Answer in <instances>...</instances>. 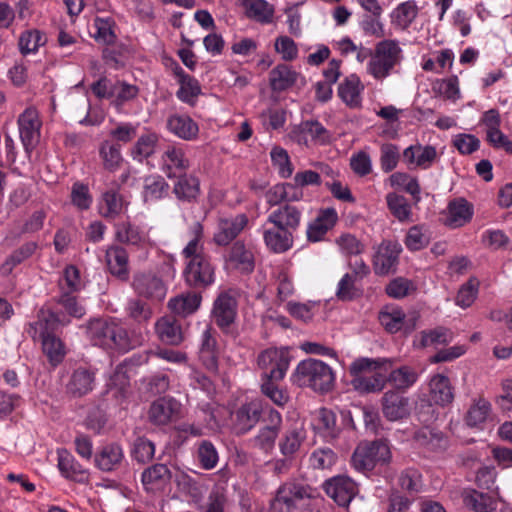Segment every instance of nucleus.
<instances>
[{"mask_svg":"<svg viewBox=\"0 0 512 512\" xmlns=\"http://www.w3.org/2000/svg\"><path fill=\"white\" fill-rule=\"evenodd\" d=\"M190 240L182 250L186 260L184 278L186 283L194 288H206L215 280V267L211 258L204 253L203 225L196 221L189 226Z\"/></svg>","mask_w":512,"mask_h":512,"instance_id":"nucleus-1","label":"nucleus"},{"mask_svg":"<svg viewBox=\"0 0 512 512\" xmlns=\"http://www.w3.org/2000/svg\"><path fill=\"white\" fill-rule=\"evenodd\" d=\"M87 335L91 342L106 349L127 351L142 344V333L130 338L124 327L113 319L98 318L89 322Z\"/></svg>","mask_w":512,"mask_h":512,"instance_id":"nucleus-2","label":"nucleus"},{"mask_svg":"<svg viewBox=\"0 0 512 512\" xmlns=\"http://www.w3.org/2000/svg\"><path fill=\"white\" fill-rule=\"evenodd\" d=\"M392 361L386 358H359L349 367L352 377L351 385L360 393H376L386 386V375L383 373L392 367Z\"/></svg>","mask_w":512,"mask_h":512,"instance_id":"nucleus-3","label":"nucleus"},{"mask_svg":"<svg viewBox=\"0 0 512 512\" xmlns=\"http://www.w3.org/2000/svg\"><path fill=\"white\" fill-rule=\"evenodd\" d=\"M293 384L316 392L330 391L335 383L332 368L321 360L309 358L299 362L291 375Z\"/></svg>","mask_w":512,"mask_h":512,"instance_id":"nucleus-4","label":"nucleus"},{"mask_svg":"<svg viewBox=\"0 0 512 512\" xmlns=\"http://www.w3.org/2000/svg\"><path fill=\"white\" fill-rule=\"evenodd\" d=\"M404 60L403 49L396 39H384L376 43L366 71L377 81H382L396 72Z\"/></svg>","mask_w":512,"mask_h":512,"instance_id":"nucleus-5","label":"nucleus"},{"mask_svg":"<svg viewBox=\"0 0 512 512\" xmlns=\"http://www.w3.org/2000/svg\"><path fill=\"white\" fill-rule=\"evenodd\" d=\"M391 459L388 444L382 440L360 443L351 458L352 466L359 472L367 473L376 466L386 464Z\"/></svg>","mask_w":512,"mask_h":512,"instance_id":"nucleus-6","label":"nucleus"},{"mask_svg":"<svg viewBox=\"0 0 512 512\" xmlns=\"http://www.w3.org/2000/svg\"><path fill=\"white\" fill-rule=\"evenodd\" d=\"M91 91L99 99H109L118 110L135 99L139 93L136 85L121 80L102 77L91 85Z\"/></svg>","mask_w":512,"mask_h":512,"instance_id":"nucleus-7","label":"nucleus"},{"mask_svg":"<svg viewBox=\"0 0 512 512\" xmlns=\"http://www.w3.org/2000/svg\"><path fill=\"white\" fill-rule=\"evenodd\" d=\"M291 356L287 348H268L257 357L260 378L284 379L289 368Z\"/></svg>","mask_w":512,"mask_h":512,"instance_id":"nucleus-8","label":"nucleus"},{"mask_svg":"<svg viewBox=\"0 0 512 512\" xmlns=\"http://www.w3.org/2000/svg\"><path fill=\"white\" fill-rule=\"evenodd\" d=\"M378 319L384 329L391 334L399 331L410 334L416 329L420 314L417 311L405 314L402 308L396 305H386L379 312Z\"/></svg>","mask_w":512,"mask_h":512,"instance_id":"nucleus-9","label":"nucleus"},{"mask_svg":"<svg viewBox=\"0 0 512 512\" xmlns=\"http://www.w3.org/2000/svg\"><path fill=\"white\" fill-rule=\"evenodd\" d=\"M182 405L171 396L159 397L148 409L147 419L154 426H166L181 417Z\"/></svg>","mask_w":512,"mask_h":512,"instance_id":"nucleus-10","label":"nucleus"},{"mask_svg":"<svg viewBox=\"0 0 512 512\" xmlns=\"http://www.w3.org/2000/svg\"><path fill=\"white\" fill-rule=\"evenodd\" d=\"M401 245L396 241L383 240L376 248L372 258L376 275L385 276L394 273L399 263Z\"/></svg>","mask_w":512,"mask_h":512,"instance_id":"nucleus-11","label":"nucleus"},{"mask_svg":"<svg viewBox=\"0 0 512 512\" xmlns=\"http://www.w3.org/2000/svg\"><path fill=\"white\" fill-rule=\"evenodd\" d=\"M20 139L25 151L29 154L40 141L42 122L36 108H26L17 120Z\"/></svg>","mask_w":512,"mask_h":512,"instance_id":"nucleus-12","label":"nucleus"},{"mask_svg":"<svg viewBox=\"0 0 512 512\" xmlns=\"http://www.w3.org/2000/svg\"><path fill=\"white\" fill-rule=\"evenodd\" d=\"M132 286L141 297L161 301L165 298L167 287L163 280L152 272H140L134 275Z\"/></svg>","mask_w":512,"mask_h":512,"instance_id":"nucleus-13","label":"nucleus"},{"mask_svg":"<svg viewBox=\"0 0 512 512\" xmlns=\"http://www.w3.org/2000/svg\"><path fill=\"white\" fill-rule=\"evenodd\" d=\"M247 224L248 217L245 214L220 217L213 236L214 243L218 246L228 245L245 229Z\"/></svg>","mask_w":512,"mask_h":512,"instance_id":"nucleus-14","label":"nucleus"},{"mask_svg":"<svg viewBox=\"0 0 512 512\" xmlns=\"http://www.w3.org/2000/svg\"><path fill=\"white\" fill-rule=\"evenodd\" d=\"M324 490L342 507H347L358 492L357 484L348 476H335L325 481Z\"/></svg>","mask_w":512,"mask_h":512,"instance_id":"nucleus-15","label":"nucleus"},{"mask_svg":"<svg viewBox=\"0 0 512 512\" xmlns=\"http://www.w3.org/2000/svg\"><path fill=\"white\" fill-rule=\"evenodd\" d=\"M237 315V301L228 292H222L213 304L211 317L216 325L227 331L234 323Z\"/></svg>","mask_w":512,"mask_h":512,"instance_id":"nucleus-16","label":"nucleus"},{"mask_svg":"<svg viewBox=\"0 0 512 512\" xmlns=\"http://www.w3.org/2000/svg\"><path fill=\"white\" fill-rule=\"evenodd\" d=\"M403 161L409 169L427 170L438 160L439 155L434 146L414 144L403 151Z\"/></svg>","mask_w":512,"mask_h":512,"instance_id":"nucleus-17","label":"nucleus"},{"mask_svg":"<svg viewBox=\"0 0 512 512\" xmlns=\"http://www.w3.org/2000/svg\"><path fill=\"white\" fill-rule=\"evenodd\" d=\"M125 462L123 447L115 442L99 447L94 455V464L102 472H113Z\"/></svg>","mask_w":512,"mask_h":512,"instance_id":"nucleus-18","label":"nucleus"},{"mask_svg":"<svg viewBox=\"0 0 512 512\" xmlns=\"http://www.w3.org/2000/svg\"><path fill=\"white\" fill-rule=\"evenodd\" d=\"M416 445L428 453H442L449 445L447 436L428 425L418 429L413 436Z\"/></svg>","mask_w":512,"mask_h":512,"instance_id":"nucleus-19","label":"nucleus"},{"mask_svg":"<svg viewBox=\"0 0 512 512\" xmlns=\"http://www.w3.org/2000/svg\"><path fill=\"white\" fill-rule=\"evenodd\" d=\"M262 404L254 400L241 405L233 414V428L238 434L250 431L260 420Z\"/></svg>","mask_w":512,"mask_h":512,"instance_id":"nucleus-20","label":"nucleus"},{"mask_svg":"<svg viewBox=\"0 0 512 512\" xmlns=\"http://www.w3.org/2000/svg\"><path fill=\"white\" fill-rule=\"evenodd\" d=\"M301 210L291 204L279 205L270 212L267 217V223L272 224L276 228L286 229L294 232L301 223Z\"/></svg>","mask_w":512,"mask_h":512,"instance_id":"nucleus-21","label":"nucleus"},{"mask_svg":"<svg viewBox=\"0 0 512 512\" xmlns=\"http://www.w3.org/2000/svg\"><path fill=\"white\" fill-rule=\"evenodd\" d=\"M382 413L389 421H398L409 415V399L395 390H389L381 399Z\"/></svg>","mask_w":512,"mask_h":512,"instance_id":"nucleus-22","label":"nucleus"},{"mask_svg":"<svg viewBox=\"0 0 512 512\" xmlns=\"http://www.w3.org/2000/svg\"><path fill=\"white\" fill-rule=\"evenodd\" d=\"M199 359L207 370L216 372L218 369V349L216 331L206 326L201 334Z\"/></svg>","mask_w":512,"mask_h":512,"instance_id":"nucleus-23","label":"nucleus"},{"mask_svg":"<svg viewBox=\"0 0 512 512\" xmlns=\"http://www.w3.org/2000/svg\"><path fill=\"white\" fill-rule=\"evenodd\" d=\"M190 167V162L181 147L169 146L161 157V169L168 178L176 177Z\"/></svg>","mask_w":512,"mask_h":512,"instance_id":"nucleus-24","label":"nucleus"},{"mask_svg":"<svg viewBox=\"0 0 512 512\" xmlns=\"http://www.w3.org/2000/svg\"><path fill=\"white\" fill-rule=\"evenodd\" d=\"M498 489L495 495L480 492L475 489H465L462 492L463 504L475 512H493L498 506Z\"/></svg>","mask_w":512,"mask_h":512,"instance_id":"nucleus-25","label":"nucleus"},{"mask_svg":"<svg viewBox=\"0 0 512 512\" xmlns=\"http://www.w3.org/2000/svg\"><path fill=\"white\" fill-rule=\"evenodd\" d=\"M129 202L116 190L105 191L98 203L99 214L106 219H116L128 209Z\"/></svg>","mask_w":512,"mask_h":512,"instance_id":"nucleus-26","label":"nucleus"},{"mask_svg":"<svg viewBox=\"0 0 512 512\" xmlns=\"http://www.w3.org/2000/svg\"><path fill=\"white\" fill-rule=\"evenodd\" d=\"M364 88L359 76L351 74L339 84L338 96L349 108L357 109L362 106Z\"/></svg>","mask_w":512,"mask_h":512,"instance_id":"nucleus-27","label":"nucleus"},{"mask_svg":"<svg viewBox=\"0 0 512 512\" xmlns=\"http://www.w3.org/2000/svg\"><path fill=\"white\" fill-rule=\"evenodd\" d=\"M429 399L436 405L446 406L454 399V388L449 378L443 374L431 376L428 382Z\"/></svg>","mask_w":512,"mask_h":512,"instance_id":"nucleus-28","label":"nucleus"},{"mask_svg":"<svg viewBox=\"0 0 512 512\" xmlns=\"http://www.w3.org/2000/svg\"><path fill=\"white\" fill-rule=\"evenodd\" d=\"M338 220L337 212L334 208L321 210L317 217L309 223L307 227V238L311 242H318L323 239L325 234L334 227Z\"/></svg>","mask_w":512,"mask_h":512,"instance_id":"nucleus-29","label":"nucleus"},{"mask_svg":"<svg viewBox=\"0 0 512 512\" xmlns=\"http://www.w3.org/2000/svg\"><path fill=\"white\" fill-rule=\"evenodd\" d=\"M226 264L229 268L241 273H250L255 266L253 252L242 242L237 241L232 245L228 253Z\"/></svg>","mask_w":512,"mask_h":512,"instance_id":"nucleus-30","label":"nucleus"},{"mask_svg":"<svg viewBox=\"0 0 512 512\" xmlns=\"http://www.w3.org/2000/svg\"><path fill=\"white\" fill-rule=\"evenodd\" d=\"M95 385V372L87 367L75 369L67 384V391L74 397H82L91 392Z\"/></svg>","mask_w":512,"mask_h":512,"instance_id":"nucleus-31","label":"nucleus"},{"mask_svg":"<svg viewBox=\"0 0 512 512\" xmlns=\"http://www.w3.org/2000/svg\"><path fill=\"white\" fill-rule=\"evenodd\" d=\"M168 130L183 140H194L199 133L198 124L188 115L173 114L167 119Z\"/></svg>","mask_w":512,"mask_h":512,"instance_id":"nucleus-32","label":"nucleus"},{"mask_svg":"<svg viewBox=\"0 0 512 512\" xmlns=\"http://www.w3.org/2000/svg\"><path fill=\"white\" fill-rule=\"evenodd\" d=\"M473 216V206L464 198L449 202L445 224L451 228H459L468 223Z\"/></svg>","mask_w":512,"mask_h":512,"instance_id":"nucleus-33","label":"nucleus"},{"mask_svg":"<svg viewBox=\"0 0 512 512\" xmlns=\"http://www.w3.org/2000/svg\"><path fill=\"white\" fill-rule=\"evenodd\" d=\"M312 489L308 485L297 480H290L282 484L276 494V499L293 507L297 502L311 497Z\"/></svg>","mask_w":512,"mask_h":512,"instance_id":"nucleus-34","label":"nucleus"},{"mask_svg":"<svg viewBox=\"0 0 512 512\" xmlns=\"http://www.w3.org/2000/svg\"><path fill=\"white\" fill-rule=\"evenodd\" d=\"M116 239L125 244L145 246L150 244L148 231L130 222H122L115 227Z\"/></svg>","mask_w":512,"mask_h":512,"instance_id":"nucleus-35","label":"nucleus"},{"mask_svg":"<svg viewBox=\"0 0 512 512\" xmlns=\"http://www.w3.org/2000/svg\"><path fill=\"white\" fill-rule=\"evenodd\" d=\"M57 454L58 468L65 478L80 483L88 480L87 470L67 450L59 449Z\"/></svg>","mask_w":512,"mask_h":512,"instance_id":"nucleus-36","label":"nucleus"},{"mask_svg":"<svg viewBox=\"0 0 512 512\" xmlns=\"http://www.w3.org/2000/svg\"><path fill=\"white\" fill-rule=\"evenodd\" d=\"M69 322V318L63 311H53L48 308H42L38 313L36 326L40 330L41 336H43L46 334H52V332L69 324Z\"/></svg>","mask_w":512,"mask_h":512,"instance_id":"nucleus-37","label":"nucleus"},{"mask_svg":"<svg viewBox=\"0 0 512 512\" xmlns=\"http://www.w3.org/2000/svg\"><path fill=\"white\" fill-rule=\"evenodd\" d=\"M173 193L181 201L195 202L201 193L200 181L194 175L179 174L173 186Z\"/></svg>","mask_w":512,"mask_h":512,"instance_id":"nucleus-38","label":"nucleus"},{"mask_svg":"<svg viewBox=\"0 0 512 512\" xmlns=\"http://www.w3.org/2000/svg\"><path fill=\"white\" fill-rule=\"evenodd\" d=\"M171 479V472L165 464H154L146 468L141 481L146 491H155L165 486Z\"/></svg>","mask_w":512,"mask_h":512,"instance_id":"nucleus-39","label":"nucleus"},{"mask_svg":"<svg viewBox=\"0 0 512 512\" xmlns=\"http://www.w3.org/2000/svg\"><path fill=\"white\" fill-rule=\"evenodd\" d=\"M105 259L111 274L122 280L128 278V254L123 247L112 246L108 248Z\"/></svg>","mask_w":512,"mask_h":512,"instance_id":"nucleus-40","label":"nucleus"},{"mask_svg":"<svg viewBox=\"0 0 512 512\" xmlns=\"http://www.w3.org/2000/svg\"><path fill=\"white\" fill-rule=\"evenodd\" d=\"M306 433L303 427L294 426L287 429L279 440V449L284 457L295 458L299 452L304 440Z\"/></svg>","mask_w":512,"mask_h":512,"instance_id":"nucleus-41","label":"nucleus"},{"mask_svg":"<svg viewBox=\"0 0 512 512\" xmlns=\"http://www.w3.org/2000/svg\"><path fill=\"white\" fill-rule=\"evenodd\" d=\"M266 246L274 253H283L293 246V232L286 229H266L263 233Z\"/></svg>","mask_w":512,"mask_h":512,"instance_id":"nucleus-42","label":"nucleus"},{"mask_svg":"<svg viewBox=\"0 0 512 512\" xmlns=\"http://www.w3.org/2000/svg\"><path fill=\"white\" fill-rule=\"evenodd\" d=\"M300 74L287 64H278L269 75L270 86L273 91H284L292 87Z\"/></svg>","mask_w":512,"mask_h":512,"instance_id":"nucleus-43","label":"nucleus"},{"mask_svg":"<svg viewBox=\"0 0 512 512\" xmlns=\"http://www.w3.org/2000/svg\"><path fill=\"white\" fill-rule=\"evenodd\" d=\"M246 16L260 24H270L274 18V7L266 0H244L241 4Z\"/></svg>","mask_w":512,"mask_h":512,"instance_id":"nucleus-44","label":"nucleus"},{"mask_svg":"<svg viewBox=\"0 0 512 512\" xmlns=\"http://www.w3.org/2000/svg\"><path fill=\"white\" fill-rule=\"evenodd\" d=\"M156 332L161 341L170 345H179L184 337L181 326L172 317H162L155 325Z\"/></svg>","mask_w":512,"mask_h":512,"instance_id":"nucleus-45","label":"nucleus"},{"mask_svg":"<svg viewBox=\"0 0 512 512\" xmlns=\"http://www.w3.org/2000/svg\"><path fill=\"white\" fill-rule=\"evenodd\" d=\"M418 377L414 368L404 365L393 369L386 376V384L389 383L397 392L406 391L417 382Z\"/></svg>","mask_w":512,"mask_h":512,"instance_id":"nucleus-46","label":"nucleus"},{"mask_svg":"<svg viewBox=\"0 0 512 512\" xmlns=\"http://www.w3.org/2000/svg\"><path fill=\"white\" fill-rule=\"evenodd\" d=\"M452 332L444 327H437L432 330H424L415 338L414 345L418 348L445 345L452 341Z\"/></svg>","mask_w":512,"mask_h":512,"instance_id":"nucleus-47","label":"nucleus"},{"mask_svg":"<svg viewBox=\"0 0 512 512\" xmlns=\"http://www.w3.org/2000/svg\"><path fill=\"white\" fill-rule=\"evenodd\" d=\"M418 15V6L414 0L400 3L391 14V23L402 30L407 29Z\"/></svg>","mask_w":512,"mask_h":512,"instance_id":"nucleus-48","label":"nucleus"},{"mask_svg":"<svg viewBox=\"0 0 512 512\" xmlns=\"http://www.w3.org/2000/svg\"><path fill=\"white\" fill-rule=\"evenodd\" d=\"M201 296L195 292L178 295L168 302L170 310L178 315L187 316L194 313L200 306Z\"/></svg>","mask_w":512,"mask_h":512,"instance_id":"nucleus-49","label":"nucleus"},{"mask_svg":"<svg viewBox=\"0 0 512 512\" xmlns=\"http://www.w3.org/2000/svg\"><path fill=\"white\" fill-rule=\"evenodd\" d=\"M261 393L275 405L284 407L290 400L288 391L279 385L283 379L260 378Z\"/></svg>","mask_w":512,"mask_h":512,"instance_id":"nucleus-50","label":"nucleus"},{"mask_svg":"<svg viewBox=\"0 0 512 512\" xmlns=\"http://www.w3.org/2000/svg\"><path fill=\"white\" fill-rule=\"evenodd\" d=\"M315 421V429L326 439H335L338 436L340 428L337 425L336 415L333 411L321 408L317 412Z\"/></svg>","mask_w":512,"mask_h":512,"instance_id":"nucleus-51","label":"nucleus"},{"mask_svg":"<svg viewBox=\"0 0 512 512\" xmlns=\"http://www.w3.org/2000/svg\"><path fill=\"white\" fill-rule=\"evenodd\" d=\"M159 141V136L154 132H147L141 135L134 144L131 155L134 160L142 161L150 157Z\"/></svg>","mask_w":512,"mask_h":512,"instance_id":"nucleus-52","label":"nucleus"},{"mask_svg":"<svg viewBox=\"0 0 512 512\" xmlns=\"http://www.w3.org/2000/svg\"><path fill=\"white\" fill-rule=\"evenodd\" d=\"M41 338L44 354L53 366H57L63 361L66 354L64 344L53 334H46Z\"/></svg>","mask_w":512,"mask_h":512,"instance_id":"nucleus-53","label":"nucleus"},{"mask_svg":"<svg viewBox=\"0 0 512 512\" xmlns=\"http://www.w3.org/2000/svg\"><path fill=\"white\" fill-rule=\"evenodd\" d=\"M386 202L390 212L400 222L412 221L411 205L404 196L388 193L386 195Z\"/></svg>","mask_w":512,"mask_h":512,"instance_id":"nucleus-54","label":"nucleus"},{"mask_svg":"<svg viewBox=\"0 0 512 512\" xmlns=\"http://www.w3.org/2000/svg\"><path fill=\"white\" fill-rule=\"evenodd\" d=\"M92 27L94 31L91 35L96 42L104 45H111L115 43L116 35L113 29L114 21L111 18L97 17L94 19Z\"/></svg>","mask_w":512,"mask_h":512,"instance_id":"nucleus-55","label":"nucleus"},{"mask_svg":"<svg viewBox=\"0 0 512 512\" xmlns=\"http://www.w3.org/2000/svg\"><path fill=\"white\" fill-rule=\"evenodd\" d=\"M125 311L128 317L140 327L146 326L153 314L151 307L138 298L130 299L127 302Z\"/></svg>","mask_w":512,"mask_h":512,"instance_id":"nucleus-56","label":"nucleus"},{"mask_svg":"<svg viewBox=\"0 0 512 512\" xmlns=\"http://www.w3.org/2000/svg\"><path fill=\"white\" fill-rule=\"evenodd\" d=\"M47 38L44 33L37 29L24 31L19 38V49L23 55L36 53L41 46H44Z\"/></svg>","mask_w":512,"mask_h":512,"instance_id":"nucleus-57","label":"nucleus"},{"mask_svg":"<svg viewBox=\"0 0 512 512\" xmlns=\"http://www.w3.org/2000/svg\"><path fill=\"white\" fill-rule=\"evenodd\" d=\"M169 185L165 179L159 175H151L144 182L145 201H156L165 197L168 193Z\"/></svg>","mask_w":512,"mask_h":512,"instance_id":"nucleus-58","label":"nucleus"},{"mask_svg":"<svg viewBox=\"0 0 512 512\" xmlns=\"http://www.w3.org/2000/svg\"><path fill=\"white\" fill-rule=\"evenodd\" d=\"M99 154L106 170L114 172L122 164L123 158L118 144L104 141L100 146Z\"/></svg>","mask_w":512,"mask_h":512,"instance_id":"nucleus-59","label":"nucleus"},{"mask_svg":"<svg viewBox=\"0 0 512 512\" xmlns=\"http://www.w3.org/2000/svg\"><path fill=\"white\" fill-rule=\"evenodd\" d=\"M359 282L360 281L353 278L352 274H344L337 284L335 292L337 299L341 301H351L360 296L361 289L357 286Z\"/></svg>","mask_w":512,"mask_h":512,"instance_id":"nucleus-60","label":"nucleus"},{"mask_svg":"<svg viewBox=\"0 0 512 512\" xmlns=\"http://www.w3.org/2000/svg\"><path fill=\"white\" fill-rule=\"evenodd\" d=\"M288 189H293V184L284 183L271 187L266 193V200L270 206H277L283 201H297L302 197V192L288 194Z\"/></svg>","mask_w":512,"mask_h":512,"instance_id":"nucleus-61","label":"nucleus"},{"mask_svg":"<svg viewBox=\"0 0 512 512\" xmlns=\"http://www.w3.org/2000/svg\"><path fill=\"white\" fill-rule=\"evenodd\" d=\"M155 454V445L146 437H138L134 440L131 448V456L138 463L151 461Z\"/></svg>","mask_w":512,"mask_h":512,"instance_id":"nucleus-62","label":"nucleus"},{"mask_svg":"<svg viewBox=\"0 0 512 512\" xmlns=\"http://www.w3.org/2000/svg\"><path fill=\"white\" fill-rule=\"evenodd\" d=\"M491 405L485 399L477 400L468 410L466 423L471 427H478L483 424L490 412Z\"/></svg>","mask_w":512,"mask_h":512,"instance_id":"nucleus-63","label":"nucleus"},{"mask_svg":"<svg viewBox=\"0 0 512 512\" xmlns=\"http://www.w3.org/2000/svg\"><path fill=\"white\" fill-rule=\"evenodd\" d=\"M479 281L477 278H470L463 284L456 296L455 303L461 308L470 307L477 298Z\"/></svg>","mask_w":512,"mask_h":512,"instance_id":"nucleus-64","label":"nucleus"}]
</instances>
